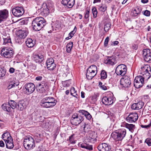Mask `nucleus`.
<instances>
[{"mask_svg": "<svg viewBox=\"0 0 151 151\" xmlns=\"http://www.w3.org/2000/svg\"><path fill=\"white\" fill-rule=\"evenodd\" d=\"M97 72H91L87 70L86 74V78L88 80L91 79L96 74Z\"/></svg>", "mask_w": 151, "mask_h": 151, "instance_id": "obj_27", "label": "nucleus"}, {"mask_svg": "<svg viewBox=\"0 0 151 151\" xmlns=\"http://www.w3.org/2000/svg\"><path fill=\"white\" fill-rule=\"evenodd\" d=\"M73 46V42H70L67 44L66 46V50L68 53H70L71 52Z\"/></svg>", "mask_w": 151, "mask_h": 151, "instance_id": "obj_33", "label": "nucleus"}, {"mask_svg": "<svg viewBox=\"0 0 151 151\" xmlns=\"http://www.w3.org/2000/svg\"><path fill=\"white\" fill-rule=\"evenodd\" d=\"M144 79L141 76H136L134 80V85L135 87L138 88L142 87L144 83Z\"/></svg>", "mask_w": 151, "mask_h": 151, "instance_id": "obj_8", "label": "nucleus"}, {"mask_svg": "<svg viewBox=\"0 0 151 151\" xmlns=\"http://www.w3.org/2000/svg\"><path fill=\"white\" fill-rule=\"evenodd\" d=\"M127 68L126 65L122 64L117 66L116 69V72L118 75L124 76L126 73Z\"/></svg>", "mask_w": 151, "mask_h": 151, "instance_id": "obj_9", "label": "nucleus"}, {"mask_svg": "<svg viewBox=\"0 0 151 151\" xmlns=\"http://www.w3.org/2000/svg\"><path fill=\"white\" fill-rule=\"evenodd\" d=\"M8 103L11 108L13 109H14L16 108H17L18 104L14 101L11 100L9 101Z\"/></svg>", "mask_w": 151, "mask_h": 151, "instance_id": "obj_32", "label": "nucleus"}, {"mask_svg": "<svg viewBox=\"0 0 151 151\" xmlns=\"http://www.w3.org/2000/svg\"><path fill=\"white\" fill-rule=\"evenodd\" d=\"M37 86L39 87L41 86L42 87H44L45 89H47L48 87L47 82L44 81H42L40 83H39L37 85Z\"/></svg>", "mask_w": 151, "mask_h": 151, "instance_id": "obj_35", "label": "nucleus"}, {"mask_svg": "<svg viewBox=\"0 0 151 151\" xmlns=\"http://www.w3.org/2000/svg\"><path fill=\"white\" fill-rule=\"evenodd\" d=\"M107 9V6L105 4H101V6H99L98 9L100 11L104 12Z\"/></svg>", "mask_w": 151, "mask_h": 151, "instance_id": "obj_38", "label": "nucleus"}, {"mask_svg": "<svg viewBox=\"0 0 151 151\" xmlns=\"http://www.w3.org/2000/svg\"><path fill=\"white\" fill-rule=\"evenodd\" d=\"M2 109L5 111L10 112L11 111V108L9 104H4L1 106Z\"/></svg>", "mask_w": 151, "mask_h": 151, "instance_id": "obj_28", "label": "nucleus"}, {"mask_svg": "<svg viewBox=\"0 0 151 151\" xmlns=\"http://www.w3.org/2000/svg\"><path fill=\"white\" fill-rule=\"evenodd\" d=\"M26 44L27 46L29 47H32L34 45L33 40L30 38L27 39V40L26 41Z\"/></svg>", "mask_w": 151, "mask_h": 151, "instance_id": "obj_30", "label": "nucleus"}, {"mask_svg": "<svg viewBox=\"0 0 151 151\" xmlns=\"http://www.w3.org/2000/svg\"><path fill=\"white\" fill-rule=\"evenodd\" d=\"M54 60L52 58L48 59L46 62L47 68L48 70H53L56 67V65L54 63Z\"/></svg>", "mask_w": 151, "mask_h": 151, "instance_id": "obj_14", "label": "nucleus"}, {"mask_svg": "<svg viewBox=\"0 0 151 151\" xmlns=\"http://www.w3.org/2000/svg\"><path fill=\"white\" fill-rule=\"evenodd\" d=\"M61 4L64 6H66L68 7V0H62L61 1Z\"/></svg>", "mask_w": 151, "mask_h": 151, "instance_id": "obj_52", "label": "nucleus"}, {"mask_svg": "<svg viewBox=\"0 0 151 151\" xmlns=\"http://www.w3.org/2000/svg\"><path fill=\"white\" fill-rule=\"evenodd\" d=\"M23 145L24 148L27 150L32 149L35 147L34 139L30 136L26 137L24 139Z\"/></svg>", "mask_w": 151, "mask_h": 151, "instance_id": "obj_4", "label": "nucleus"}, {"mask_svg": "<svg viewBox=\"0 0 151 151\" xmlns=\"http://www.w3.org/2000/svg\"><path fill=\"white\" fill-rule=\"evenodd\" d=\"M122 126L129 129V130L132 132H133L135 128V125L132 124L124 123L122 125Z\"/></svg>", "mask_w": 151, "mask_h": 151, "instance_id": "obj_24", "label": "nucleus"}, {"mask_svg": "<svg viewBox=\"0 0 151 151\" xmlns=\"http://www.w3.org/2000/svg\"><path fill=\"white\" fill-rule=\"evenodd\" d=\"M143 14L145 16L147 17L149 16L150 14V12L147 10H145L143 12H142Z\"/></svg>", "mask_w": 151, "mask_h": 151, "instance_id": "obj_54", "label": "nucleus"}, {"mask_svg": "<svg viewBox=\"0 0 151 151\" xmlns=\"http://www.w3.org/2000/svg\"><path fill=\"white\" fill-rule=\"evenodd\" d=\"M5 146V144L2 140L0 141V147H4Z\"/></svg>", "mask_w": 151, "mask_h": 151, "instance_id": "obj_60", "label": "nucleus"}, {"mask_svg": "<svg viewBox=\"0 0 151 151\" xmlns=\"http://www.w3.org/2000/svg\"><path fill=\"white\" fill-rule=\"evenodd\" d=\"M78 112L82 116H85L86 118L88 120H89L91 119L92 116L87 111L82 110H79Z\"/></svg>", "mask_w": 151, "mask_h": 151, "instance_id": "obj_22", "label": "nucleus"}, {"mask_svg": "<svg viewBox=\"0 0 151 151\" xmlns=\"http://www.w3.org/2000/svg\"><path fill=\"white\" fill-rule=\"evenodd\" d=\"M57 102V100L53 97H46L41 101L40 105L43 107L49 108L55 106Z\"/></svg>", "mask_w": 151, "mask_h": 151, "instance_id": "obj_2", "label": "nucleus"}, {"mask_svg": "<svg viewBox=\"0 0 151 151\" xmlns=\"http://www.w3.org/2000/svg\"><path fill=\"white\" fill-rule=\"evenodd\" d=\"M33 59L37 63H41L44 60V56L41 55H35L33 56Z\"/></svg>", "mask_w": 151, "mask_h": 151, "instance_id": "obj_21", "label": "nucleus"}, {"mask_svg": "<svg viewBox=\"0 0 151 151\" xmlns=\"http://www.w3.org/2000/svg\"><path fill=\"white\" fill-rule=\"evenodd\" d=\"M6 73V70L4 68H0V77L4 76Z\"/></svg>", "mask_w": 151, "mask_h": 151, "instance_id": "obj_46", "label": "nucleus"}, {"mask_svg": "<svg viewBox=\"0 0 151 151\" xmlns=\"http://www.w3.org/2000/svg\"><path fill=\"white\" fill-rule=\"evenodd\" d=\"M101 79H105L107 77V73L105 70H102L101 73Z\"/></svg>", "mask_w": 151, "mask_h": 151, "instance_id": "obj_44", "label": "nucleus"}, {"mask_svg": "<svg viewBox=\"0 0 151 151\" xmlns=\"http://www.w3.org/2000/svg\"><path fill=\"white\" fill-rule=\"evenodd\" d=\"M40 134H37V135H35V139L37 142H39L40 141Z\"/></svg>", "mask_w": 151, "mask_h": 151, "instance_id": "obj_53", "label": "nucleus"}, {"mask_svg": "<svg viewBox=\"0 0 151 151\" xmlns=\"http://www.w3.org/2000/svg\"><path fill=\"white\" fill-rule=\"evenodd\" d=\"M88 125L86 123H84L83 125L82 126L81 128L83 129V131L86 132L88 131Z\"/></svg>", "mask_w": 151, "mask_h": 151, "instance_id": "obj_50", "label": "nucleus"}, {"mask_svg": "<svg viewBox=\"0 0 151 151\" xmlns=\"http://www.w3.org/2000/svg\"><path fill=\"white\" fill-rule=\"evenodd\" d=\"M114 101L113 95L112 94L104 97L102 99V103L106 105H109L112 104Z\"/></svg>", "mask_w": 151, "mask_h": 151, "instance_id": "obj_10", "label": "nucleus"}, {"mask_svg": "<svg viewBox=\"0 0 151 151\" xmlns=\"http://www.w3.org/2000/svg\"><path fill=\"white\" fill-rule=\"evenodd\" d=\"M47 89H45L44 88L42 87L39 89V92L41 93H44Z\"/></svg>", "mask_w": 151, "mask_h": 151, "instance_id": "obj_57", "label": "nucleus"}, {"mask_svg": "<svg viewBox=\"0 0 151 151\" xmlns=\"http://www.w3.org/2000/svg\"><path fill=\"white\" fill-rule=\"evenodd\" d=\"M97 148L99 151H109L111 150V147L107 144L103 143L99 144Z\"/></svg>", "mask_w": 151, "mask_h": 151, "instance_id": "obj_17", "label": "nucleus"}, {"mask_svg": "<svg viewBox=\"0 0 151 151\" xmlns=\"http://www.w3.org/2000/svg\"><path fill=\"white\" fill-rule=\"evenodd\" d=\"M2 139L4 141L9 139V138H12L10 133L8 132H6L4 133L2 135Z\"/></svg>", "mask_w": 151, "mask_h": 151, "instance_id": "obj_31", "label": "nucleus"}, {"mask_svg": "<svg viewBox=\"0 0 151 151\" xmlns=\"http://www.w3.org/2000/svg\"><path fill=\"white\" fill-rule=\"evenodd\" d=\"M142 77L146 80H147L151 76V71L145 73V74H141Z\"/></svg>", "mask_w": 151, "mask_h": 151, "instance_id": "obj_36", "label": "nucleus"}, {"mask_svg": "<svg viewBox=\"0 0 151 151\" xmlns=\"http://www.w3.org/2000/svg\"><path fill=\"white\" fill-rule=\"evenodd\" d=\"M26 107L25 105L22 103H19L18 104L17 109L19 110H22Z\"/></svg>", "mask_w": 151, "mask_h": 151, "instance_id": "obj_45", "label": "nucleus"}, {"mask_svg": "<svg viewBox=\"0 0 151 151\" xmlns=\"http://www.w3.org/2000/svg\"><path fill=\"white\" fill-rule=\"evenodd\" d=\"M142 9L140 7H138L132 11L131 12L132 15L134 17L137 16L139 14L141 11Z\"/></svg>", "mask_w": 151, "mask_h": 151, "instance_id": "obj_26", "label": "nucleus"}, {"mask_svg": "<svg viewBox=\"0 0 151 151\" xmlns=\"http://www.w3.org/2000/svg\"><path fill=\"white\" fill-rule=\"evenodd\" d=\"M126 131L125 129H120L112 132L111 136L116 141H122L125 137Z\"/></svg>", "mask_w": 151, "mask_h": 151, "instance_id": "obj_3", "label": "nucleus"}, {"mask_svg": "<svg viewBox=\"0 0 151 151\" xmlns=\"http://www.w3.org/2000/svg\"><path fill=\"white\" fill-rule=\"evenodd\" d=\"M92 11L93 13V17L94 18H96L97 17V11L95 7H93L92 9Z\"/></svg>", "mask_w": 151, "mask_h": 151, "instance_id": "obj_48", "label": "nucleus"}, {"mask_svg": "<svg viewBox=\"0 0 151 151\" xmlns=\"http://www.w3.org/2000/svg\"><path fill=\"white\" fill-rule=\"evenodd\" d=\"M14 53L13 50L12 48L6 47L1 48V55L4 58H10L12 57Z\"/></svg>", "mask_w": 151, "mask_h": 151, "instance_id": "obj_5", "label": "nucleus"}, {"mask_svg": "<svg viewBox=\"0 0 151 151\" xmlns=\"http://www.w3.org/2000/svg\"><path fill=\"white\" fill-rule=\"evenodd\" d=\"M120 84L125 88L128 87L131 84L130 78L127 76L122 78L120 80Z\"/></svg>", "mask_w": 151, "mask_h": 151, "instance_id": "obj_13", "label": "nucleus"}, {"mask_svg": "<svg viewBox=\"0 0 151 151\" xmlns=\"http://www.w3.org/2000/svg\"><path fill=\"white\" fill-rule=\"evenodd\" d=\"M151 71L150 66L148 65H145L141 68L140 70L141 74H145V73Z\"/></svg>", "mask_w": 151, "mask_h": 151, "instance_id": "obj_23", "label": "nucleus"}, {"mask_svg": "<svg viewBox=\"0 0 151 151\" xmlns=\"http://www.w3.org/2000/svg\"><path fill=\"white\" fill-rule=\"evenodd\" d=\"M109 41V37H107L105 40L104 42V45L105 47H106L108 44Z\"/></svg>", "mask_w": 151, "mask_h": 151, "instance_id": "obj_56", "label": "nucleus"}, {"mask_svg": "<svg viewBox=\"0 0 151 151\" xmlns=\"http://www.w3.org/2000/svg\"><path fill=\"white\" fill-rule=\"evenodd\" d=\"M111 25L110 23H106L104 26V30L106 32H108L110 29Z\"/></svg>", "mask_w": 151, "mask_h": 151, "instance_id": "obj_42", "label": "nucleus"}, {"mask_svg": "<svg viewBox=\"0 0 151 151\" xmlns=\"http://www.w3.org/2000/svg\"><path fill=\"white\" fill-rule=\"evenodd\" d=\"M70 92L71 94L73 96L76 97L77 98H78V95L77 94L74 88L72 87L71 88Z\"/></svg>", "mask_w": 151, "mask_h": 151, "instance_id": "obj_40", "label": "nucleus"}, {"mask_svg": "<svg viewBox=\"0 0 151 151\" xmlns=\"http://www.w3.org/2000/svg\"><path fill=\"white\" fill-rule=\"evenodd\" d=\"M106 64L113 65L116 63L115 57L114 56L109 57L105 61Z\"/></svg>", "mask_w": 151, "mask_h": 151, "instance_id": "obj_20", "label": "nucleus"}, {"mask_svg": "<svg viewBox=\"0 0 151 151\" xmlns=\"http://www.w3.org/2000/svg\"><path fill=\"white\" fill-rule=\"evenodd\" d=\"M3 44L4 45H6L7 44H8V45L11 44V40L10 37H7L6 38H3Z\"/></svg>", "mask_w": 151, "mask_h": 151, "instance_id": "obj_41", "label": "nucleus"}, {"mask_svg": "<svg viewBox=\"0 0 151 151\" xmlns=\"http://www.w3.org/2000/svg\"><path fill=\"white\" fill-rule=\"evenodd\" d=\"M81 147L82 148L86 149L88 150H92L93 149L92 145H87L86 143L82 144L81 145Z\"/></svg>", "mask_w": 151, "mask_h": 151, "instance_id": "obj_37", "label": "nucleus"}, {"mask_svg": "<svg viewBox=\"0 0 151 151\" xmlns=\"http://www.w3.org/2000/svg\"><path fill=\"white\" fill-rule=\"evenodd\" d=\"M68 1H69V3H68V7L71 8L73 6L74 4V0H68Z\"/></svg>", "mask_w": 151, "mask_h": 151, "instance_id": "obj_49", "label": "nucleus"}, {"mask_svg": "<svg viewBox=\"0 0 151 151\" xmlns=\"http://www.w3.org/2000/svg\"><path fill=\"white\" fill-rule=\"evenodd\" d=\"M28 30L27 28H23L19 30L18 37L20 39H24L28 34Z\"/></svg>", "mask_w": 151, "mask_h": 151, "instance_id": "obj_16", "label": "nucleus"}, {"mask_svg": "<svg viewBox=\"0 0 151 151\" xmlns=\"http://www.w3.org/2000/svg\"><path fill=\"white\" fill-rule=\"evenodd\" d=\"M23 89L25 94L29 95L34 92L35 90V86L32 83H26L23 86Z\"/></svg>", "mask_w": 151, "mask_h": 151, "instance_id": "obj_7", "label": "nucleus"}, {"mask_svg": "<svg viewBox=\"0 0 151 151\" xmlns=\"http://www.w3.org/2000/svg\"><path fill=\"white\" fill-rule=\"evenodd\" d=\"M145 142L146 143L148 146H151V139L149 138H147Z\"/></svg>", "mask_w": 151, "mask_h": 151, "instance_id": "obj_51", "label": "nucleus"}, {"mask_svg": "<svg viewBox=\"0 0 151 151\" xmlns=\"http://www.w3.org/2000/svg\"><path fill=\"white\" fill-rule=\"evenodd\" d=\"M19 84V82H16V83H14L13 84L10 83L9 86H8L7 88L8 89H10L12 88L15 87V86H17Z\"/></svg>", "mask_w": 151, "mask_h": 151, "instance_id": "obj_47", "label": "nucleus"}, {"mask_svg": "<svg viewBox=\"0 0 151 151\" xmlns=\"http://www.w3.org/2000/svg\"><path fill=\"white\" fill-rule=\"evenodd\" d=\"M119 43V42L118 41H116L114 42H112V44L111 45H117Z\"/></svg>", "mask_w": 151, "mask_h": 151, "instance_id": "obj_62", "label": "nucleus"}, {"mask_svg": "<svg viewBox=\"0 0 151 151\" xmlns=\"http://www.w3.org/2000/svg\"><path fill=\"white\" fill-rule=\"evenodd\" d=\"M42 10L43 12L46 15L48 14L49 13V10L47 7V5L46 4H43L42 5Z\"/></svg>", "mask_w": 151, "mask_h": 151, "instance_id": "obj_29", "label": "nucleus"}, {"mask_svg": "<svg viewBox=\"0 0 151 151\" xmlns=\"http://www.w3.org/2000/svg\"><path fill=\"white\" fill-rule=\"evenodd\" d=\"M15 69L13 68H10L9 70V72L11 73H13L14 72Z\"/></svg>", "mask_w": 151, "mask_h": 151, "instance_id": "obj_63", "label": "nucleus"}, {"mask_svg": "<svg viewBox=\"0 0 151 151\" xmlns=\"http://www.w3.org/2000/svg\"><path fill=\"white\" fill-rule=\"evenodd\" d=\"M151 126V121L150 123L148 124V125H141V127L142 128H148L150 127Z\"/></svg>", "mask_w": 151, "mask_h": 151, "instance_id": "obj_58", "label": "nucleus"}, {"mask_svg": "<svg viewBox=\"0 0 151 151\" xmlns=\"http://www.w3.org/2000/svg\"><path fill=\"white\" fill-rule=\"evenodd\" d=\"M87 71L91 72H97V67L96 65H93L90 66L87 69Z\"/></svg>", "mask_w": 151, "mask_h": 151, "instance_id": "obj_34", "label": "nucleus"}, {"mask_svg": "<svg viewBox=\"0 0 151 151\" xmlns=\"http://www.w3.org/2000/svg\"><path fill=\"white\" fill-rule=\"evenodd\" d=\"M96 134L94 132H92L89 135V139L92 141L95 140L96 139Z\"/></svg>", "mask_w": 151, "mask_h": 151, "instance_id": "obj_39", "label": "nucleus"}, {"mask_svg": "<svg viewBox=\"0 0 151 151\" xmlns=\"http://www.w3.org/2000/svg\"><path fill=\"white\" fill-rule=\"evenodd\" d=\"M89 10H87L85 13L84 17L86 19H88L89 17Z\"/></svg>", "mask_w": 151, "mask_h": 151, "instance_id": "obj_55", "label": "nucleus"}, {"mask_svg": "<svg viewBox=\"0 0 151 151\" xmlns=\"http://www.w3.org/2000/svg\"><path fill=\"white\" fill-rule=\"evenodd\" d=\"M46 24L45 20L42 17H37L33 20L32 26L33 30L39 31Z\"/></svg>", "mask_w": 151, "mask_h": 151, "instance_id": "obj_1", "label": "nucleus"}, {"mask_svg": "<svg viewBox=\"0 0 151 151\" xmlns=\"http://www.w3.org/2000/svg\"><path fill=\"white\" fill-rule=\"evenodd\" d=\"M84 119L83 116L80 114H74L70 119V122L72 124L77 125L82 122Z\"/></svg>", "mask_w": 151, "mask_h": 151, "instance_id": "obj_6", "label": "nucleus"}, {"mask_svg": "<svg viewBox=\"0 0 151 151\" xmlns=\"http://www.w3.org/2000/svg\"><path fill=\"white\" fill-rule=\"evenodd\" d=\"M5 0H0V5L3 4L5 2Z\"/></svg>", "mask_w": 151, "mask_h": 151, "instance_id": "obj_64", "label": "nucleus"}, {"mask_svg": "<svg viewBox=\"0 0 151 151\" xmlns=\"http://www.w3.org/2000/svg\"><path fill=\"white\" fill-rule=\"evenodd\" d=\"M12 12L14 16L19 17L23 15L24 13V11L22 7H16L12 9Z\"/></svg>", "mask_w": 151, "mask_h": 151, "instance_id": "obj_11", "label": "nucleus"}, {"mask_svg": "<svg viewBox=\"0 0 151 151\" xmlns=\"http://www.w3.org/2000/svg\"><path fill=\"white\" fill-rule=\"evenodd\" d=\"M75 134H73L69 137V140L70 143L72 144L76 143V141L74 140Z\"/></svg>", "mask_w": 151, "mask_h": 151, "instance_id": "obj_43", "label": "nucleus"}, {"mask_svg": "<svg viewBox=\"0 0 151 151\" xmlns=\"http://www.w3.org/2000/svg\"><path fill=\"white\" fill-rule=\"evenodd\" d=\"M8 15V12L6 9L0 10V23L6 19Z\"/></svg>", "mask_w": 151, "mask_h": 151, "instance_id": "obj_18", "label": "nucleus"}, {"mask_svg": "<svg viewBox=\"0 0 151 151\" xmlns=\"http://www.w3.org/2000/svg\"><path fill=\"white\" fill-rule=\"evenodd\" d=\"M5 142L7 148L11 149L13 147L14 145L12 138H9V139L7 140Z\"/></svg>", "mask_w": 151, "mask_h": 151, "instance_id": "obj_25", "label": "nucleus"}, {"mask_svg": "<svg viewBox=\"0 0 151 151\" xmlns=\"http://www.w3.org/2000/svg\"><path fill=\"white\" fill-rule=\"evenodd\" d=\"M138 119L137 114L134 113L130 114L126 118V121L132 123L136 121Z\"/></svg>", "mask_w": 151, "mask_h": 151, "instance_id": "obj_15", "label": "nucleus"}, {"mask_svg": "<svg viewBox=\"0 0 151 151\" xmlns=\"http://www.w3.org/2000/svg\"><path fill=\"white\" fill-rule=\"evenodd\" d=\"M144 105V103L142 101H139L137 103L133 104L131 108L134 110H138L142 108Z\"/></svg>", "mask_w": 151, "mask_h": 151, "instance_id": "obj_19", "label": "nucleus"}, {"mask_svg": "<svg viewBox=\"0 0 151 151\" xmlns=\"http://www.w3.org/2000/svg\"><path fill=\"white\" fill-rule=\"evenodd\" d=\"M143 56L145 60L149 62L151 60V50L148 49H145L143 50Z\"/></svg>", "mask_w": 151, "mask_h": 151, "instance_id": "obj_12", "label": "nucleus"}, {"mask_svg": "<svg viewBox=\"0 0 151 151\" xmlns=\"http://www.w3.org/2000/svg\"><path fill=\"white\" fill-rule=\"evenodd\" d=\"M137 47H138V46L137 45L134 44L132 45V48L133 49L136 50L137 49Z\"/></svg>", "mask_w": 151, "mask_h": 151, "instance_id": "obj_61", "label": "nucleus"}, {"mask_svg": "<svg viewBox=\"0 0 151 151\" xmlns=\"http://www.w3.org/2000/svg\"><path fill=\"white\" fill-rule=\"evenodd\" d=\"M42 77L41 76H38L36 77L35 79L37 81H40L42 80Z\"/></svg>", "mask_w": 151, "mask_h": 151, "instance_id": "obj_59", "label": "nucleus"}]
</instances>
